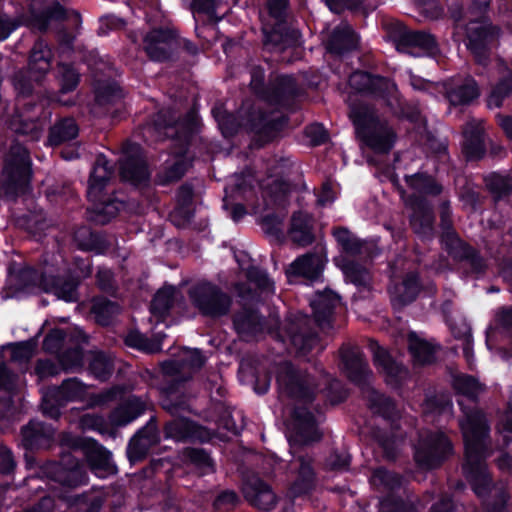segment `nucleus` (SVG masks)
I'll list each match as a JSON object with an SVG mask.
<instances>
[{"label":"nucleus","instance_id":"obj_46","mask_svg":"<svg viewBox=\"0 0 512 512\" xmlns=\"http://www.w3.org/2000/svg\"><path fill=\"white\" fill-rule=\"evenodd\" d=\"M335 262L350 282L360 288H370L371 275L365 267L343 256H338Z\"/></svg>","mask_w":512,"mask_h":512},{"label":"nucleus","instance_id":"obj_29","mask_svg":"<svg viewBox=\"0 0 512 512\" xmlns=\"http://www.w3.org/2000/svg\"><path fill=\"white\" fill-rule=\"evenodd\" d=\"M21 444L27 451L47 449L54 439V429L43 422L31 418L29 423L21 428Z\"/></svg>","mask_w":512,"mask_h":512},{"label":"nucleus","instance_id":"obj_7","mask_svg":"<svg viewBox=\"0 0 512 512\" xmlns=\"http://www.w3.org/2000/svg\"><path fill=\"white\" fill-rule=\"evenodd\" d=\"M68 447L82 457V463L96 477L105 479L117 474L112 452L91 437L75 436L68 440Z\"/></svg>","mask_w":512,"mask_h":512},{"label":"nucleus","instance_id":"obj_42","mask_svg":"<svg viewBox=\"0 0 512 512\" xmlns=\"http://www.w3.org/2000/svg\"><path fill=\"white\" fill-rule=\"evenodd\" d=\"M194 189L191 184H182L177 192V206L170 214L172 221L180 226L189 222L193 216L192 202Z\"/></svg>","mask_w":512,"mask_h":512},{"label":"nucleus","instance_id":"obj_63","mask_svg":"<svg viewBox=\"0 0 512 512\" xmlns=\"http://www.w3.org/2000/svg\"><path fill=\"white\" fill-rule=\"evenodd\" d=\"M90 372L99 380L106 381L114 371L111 358L102 352L94 353L89 363Z\"/></svg>","mask_w":512,"mask_h":512},{"label":"nucleus","instance_id":"obj_56","mask_svg":"<svg viewBox=\"0 0 512 512\" xmlns=\"http://www.w3.org/2000/svg\"><path fill=\"white\" fill-rule=\"evenodd\" d=\"M485 185L494 199L500 200L512 194V176L502 175L499 173H491L486 176Z\"/></svg>","mask_w":512,"mask_h":512},{"label":"nucleus","instance_id":"obj_17","mask_svg":"<svg viewBox=\"0 0 512 512\" xmlns=\"http://www.w3.org/2000/svg\"><path fill=\"white\" fill-rule=\"evenodd\" d=\"M162 432L164 440L184 444L209 443L215 436L214 432L191 418H170L164 423Z\"/></svg>","mask_w":512,"mask_h":512},{"label":"nucleus","instance_id":"obj_15","mask_svg":"<svg viewBox=\"0 0 512 512\" xmlns=\"http://www.w3.org/2000/svg\"><path fill=\"white\" fill-rule=\"evenodd\" d=\"M340 370L347 379L360 389L369 384L373 378V372L361 348L353 343H343L339 350Z\"/></svg>","mask_w":512,"mask_h":512},{"label":"nucleus","instance_id":"obj_34","mask_svg":"<svg viewBox=\"0 0 512 512\" xmlns=\"http://www.w3.org/2000/svg\"><path fill=\"white\" fill-rule=\"evenodd\" d=\"M325 46L330 54L342 56L357 49L358 37L349 24L341 23L331 32Z\"/></svg>","mask_w":512,"mask_h":512},{"label":"nucleus","instance_id":"obj_44","mask_svg":"<svg viewBox=\"0 0 512 512\" xmlns=\"http://www.w3.org/2000/svg\"><path fill=\"white\" fill-rule=\"evenodd\" d=\"M71 512H103L105 497L94 492H83L66 497Z\"/></svg>","mask_w":512,"mask_h":512},{"label":"nucleus","instance_id":"obj_36","mask_svg":"<svg viewBox=\"0 0 512 512\" xmlns=\"http://www.w3.org/2000/svg\"><path fill=\"white\" fill-rule=\"evenodd\" d=\"M446 250L453 258L465 261L473 273L481 274L487 268L486 261L479 252L464 243L459 237L451 236Z\"/></svg>","mask_w":512,"mask_h":512},{"label":"nucleus","instance_id":"obj_6","mask_svg":"<svg viewBox=\"0 0 512 512\" xmlns=\"http://www.w3.org/2000/svg\"><path fill=\"white\" fill-rule=\"evenodd\" d=\"M268 16L273 20L272 27H263V46L274 53H282L287 49L300 45V32L287 24L289 0H267Z\"/></svg>","mask_w":512,"mask_h":512},{"label":"nucleus","instance_id":"obj_57","mask_svg":"<svg viewBox=\"0 0 512 512\" xmlns=\"http://www.w3.org/2000/svg\"><path fill=\"white\" fill-rule=\"evenodd\" d=\"M82 424L91 423V425L102 435L114 438L118 427H124L137 418H109L111 422H106V418H78Z\"/></svg>","mask_w":512,"mask_h":512},{"label":"nucleus","instance_id":"obj_25","mask_svg":"<svg viewBox=\"0 0 512 512\" xmlns=\"http://www.w3.org/2000/svg\"><path fill=\"white\" fill-rule=\"evenodd\" d=\"M290 445H309L322 439L318 418H282Z\"/></svg>","mask_w":512,"mask_h":512},{"label":"nucleus","instance_id":"obj_1","mask_svg":"<svg viewBox=\"0 0 512 512\" xmlns=\"http://www.w3.org/2000/svg\"><path fill=\"white\" fill-rule=\"evenodd\" d=\"M487 418H459L464 441L462 472L479 498L488 497L493 488L492 475L485 462L489 453L490 425Z\"/></svg>","mask_w":512,"mask_h":512},{"label":"nucleus","instance_id":"obj_4","mask_svg":"<svg viewBox=\"0 0 512 512\" xmlns=\"http://www.w3.org/2000/svg\"><path fill=\"white\" fill-rule=\"evenodd\" d=\"M277 382L281 393L296 401L291 416L326 413L327 403L323 406L313 403L316 384L309 374L298 371L290 362H282L277 368Z\"/></svg>","mask_w":512,"mask_h":512},{"label":"nucleus","instance_id":"obj_55","mask_svg":"<svg viewBox=\"0 0 512 512\" xmlns=\"http://www.w3.org/2000/svg\"><path fill=\"white\" fill-rule=\"evenodd\" d=\"M119 416H140L141 414H152L155 412L154 404L147 396L131 395L119 406Z\"/></svg>","mask_w":512,"mask_h":512},{"label":"nucleus","instance_id":"obj_8","mask_svg":"<svg viewBox=\"0 0 512 512\" xmlns=\"http://www.w3.org/2000/svg\"><path fill=\"white\" fill-rule=\"evenodd\" d=\"M383 28L400 52L414 54V50L417 49L422 54L431 56L439 53L437 40L429 32L408 29L404 23L396 19L385 20Z\"/></svg>","mask_w":512,"mask_h":512},{"label":"nucleus","instance_id":"obj_9","mask_svg":"<svg viewBox=\"0 0 512 512\" xmlns=\"http://www.w3.org/2000/svg\"><path fill=\"white\" fill-rule=\"evenodd\" d=\"M188 296L193 307L211 319L228 315L233 304L231 295L212 282L203 281L191 286Z\"/></svg>","mask_w":512,"mask_h":512},{"label":"nucleus","instance_id":"obj_61","mask_svg":"<svg viewBox=\"0 0 512 512\" xmlns=\"http://www.w3.org/2000/svg\"><path fill=\"white\" fill-rule=\"evenodd\" d=\"M378 512H419V510L412 501L390 493L379 501Z\"/></svg>","mask_w":512,"mask_h":512},{"label":"nucleus","instance_id":"obj_54","mask_svg":"<svg viewBox=\"0 0 512 512\" xmlns=\"http://www.w3.org/2000/svg\"><path fill=\"white\" fill-rule=\"evenodd\" d=\"M91 313L94 315L97 323L105 326L120 313V306L117 302L105 297H95L92 300Z\"/></svg>","mask_w":512,"mask_h":512},{"label":"nucleus","instance_id":"obj_40","mask_svg":"<svg viewBox=\"0 0 512 512\" xmlns=\"http://www.w3.org/2000/svg\"><path fill=\"white\" fill-rule=\"evenodd\" d=\"M178 125V118L172 110H161L155 115L153 122L145 127V131L157 140H164L178 137Z\"/></svg>","mask_w":512,"mask_h":512},{"label":"nucleus","instance_id":"obj_30","mask_svg":"<svg viewBox=\"0 0 512 512\" xmlns=\"http://www.w3.org/2000/svg\"><path fill=\"white\" fill-rule=\"evenodd\" d=\"M452 386L458 394L467 398L468 405L460 402L464 416H481L476 408V400L485 387L475 377L467 374H457L453 376Z\"/></svg>","mask_w":512,"mask_h":512},{"label":"nucleus","instance_id":"obj_16","mask_svg":"<svg viewBox=\"0 0 512 512\" xmlns=\"http://www.w3.org/2000/svg\"><path fill=\"white\" fill-rule=\"evenodd\" d=\"M163 437L158 418H149L144 426L139 428L129 439L126 446V456L131 465L143 462L150 451L160 445Z\"/></svg>","mask_w":512,"mask_h":512},{"label":"nucleus","instance_id":"obj_60","mask_svg":"<svg viewBox=\"0 0 512 512\" xmlns=\"http://www.w3.org/2000/svg\"><path fill=\"white\" fill-rule=\"evenodd\" d=\"M11 129L21 135L37 139L41 133V125L37 119L25 117L21 113L15 114L10 121Z\"/></svg>","mask_w":512,"mask_h":512},{"label":"nucleus","instance_id":"obj_3","mask_svg":"<svg viewBox=\"0 0 512 512\" xmlns=\"http://www.w3.org/2000/svg\"><path fill=\"white\" fill-rule=\"evenodd\" d=\"M212 114L225 137L234 136L243 127L253 134V141L258 147L275 140L288 121L285 116L266 112L260 106H253L247 111L242 122L234 114L227 112L222 104L216 105Z\"/></svg>","mask_w":512,"mask_h":512},{"label":"nucleus","instance_id":"obj_12","mask_svg":"<svg viewBox=\"0 0 512 512\" xmlns=\"http://www.w3.org/2000/svg\"><path fill=\"white\" fill-rule=\"evenodd\" d=\"M413 459L420 468L433 470L439 468L453 453V445L443 432L432 433L416 448L412 445Z\"/></svg>","mask_w":512,"mask_h":512},{"label":"nucleus","instance_id":"obj_38","mask_svg":"<svg viewBox=\"0 0 512 512\" xmlns=\"http://www.w3.org/2000/svg\"><path fill=\"white\" fill-rule=\"evenodd\" d=\"M53 60V53L48 44L39 39L33 45L28 62L29 73L34 77L35 81L42 80L50 71Z\"/></svg>","mask_w":512,"mask_h":512},{"label":"nucleus","instance_id":"obj_52","mask_svg":"<svg viewBox=\"0 0 512 512\" xmlns=\"http://www.w3.org/2000/svg\"><path fill=\"white\" fill-rule=\"evenodd\" d=\"M183 457L202 474L214 473L216 470L213 458L204 448L186 447L183 449Z\"/></svg>","mask_w":512,"mask_h":512},{"label":"nucleus","instance_id":"obj_59","mask_svg":"<svg viewBox=\"0 0 512 512\" xmlns=\"http://www.w3.org/2000/svg\"><path fill=\"white\" fill-rule=\"evenodd\" d=\"M74 241L80 249L87 251L100 252L105 247L103 239L86 226L75 230Z\"/></svg>","mask_w":512,"mask_h":512},{"label":"nucleus","instance_id":"obj_10","mask_svg":"<svg viewBox=\"0 0 512 512\" xmlns=\"http://www.w3.org/2000/svg\"><path fill=\"white\" fill-rule=\"evenodd\" d=\"M43 473L49 480L67 488H76L87 480L84 464L73 450L61 452L58 460L47 461Z\"/></svg>","mask_w":512,"mask_h":512},{"label":"nucleus","instance_id":"obj_41","mask_svg":"<svg viewBox=\"0 0 512 512\" xmlns=\"http://www.w3.org/2000/svg\"><path fill=\"white\" fill-rule=\"evenodd\" d=\"M332 235L341 249L342 254L340 256L346 258L357 257L367 250V243L346 227H335L332 230Z\"/></svg>","mask_w":512,"mask_h":512},{"label":"nucleus","instance_id":"obj_43","mask_svg":"<svg viewBox=\"0 0 512 512\" xmlns=\"http://www.w3.org/2000/svg\"><path fill=\"white\" fill-rule=\"evenodd\" d=\"M367 406L373 414L391 416L397 412L395 402L388 396L377 391L371 382L361 389Z\"/></svg>","mask_w":512,"mask_h":512},{"label":"nucleus","instance_id":"obj_11","mask_svg":"<svg viewBox=\"0 0 512 512\" xmlns=\"http://www.w3.org/2000/svg\"><path fill=\"white\" fill-rule=\"evenodd\" d=\"M500 32V28L487 17L471 16L466 25L467 47L474 54L479 64H486L489 45L499 38Z\"/></svg>","mask_w":512,"mask_h":512},{"label":"nucleus","instance_id":"obj_32","mask_svg":"<svg viewBox=\"0 0 512 512\" xmlns=\"http://www.w3.org/2000/svg\"><path fill=\"white\" fill-rule=\"evenodd\" d=\"M325 263L326 258L322 252H309L293 261L286 273L288 276H301L315 280L322 274Z\"/></svg>","mask_w":512,"mask_h":512},{"label":"nucleus","instance_id":"obj_33","mask_svg":"<svg viewBox=\"0 0 512 512\" xmlns=\"http://www.w3.org/2000/svg\"><path fill=\"white\" fill-rule=\"evenodd\" d=\"M287 234L293 244L297 246L311 245L315 241L313 217L302 211L294 212Z\"/></svg>","mask_w":512,"mask_h":512},{"label":"nucleus","instance_id":"obj_62","mask_svg":"<svg viewBox=\"0 0 512 512\" xmlns=\"http://www.w3.org/2000/svg\"><path fill=\"white\" fill-rule=\"evenodd\" d=\"M422 406L425 414L449 415L453 413L451 398L444 393L427 397Z\"/></svg>","mask_w":512,"mask_h":512},{"label":"nucleus","instance_id":"obj_45","mask_svg":"<svg viewBox=\"0 0 512 512\" xmlns=\"http://www.w3.org/2000/svg\"><path fill=\"white\" fill-rule=\"evenodd\" d=\"M88 336L81 330L75 332V340L64 348L57 356L63 370H72L81 367L83 364V351L81 343H87Z\"/></svg>","mask_w":512,"mask_h":512},{"label":"nucleus","instance_id":"obj_47","mask_svg":"<svg viewBox=\"0 0 512 512\" xmlns=\"http://www.w3.org/2000/svg\"><path fill=\"white\" fill-rule=\"evenodd\" d=\"M446 94L452 105H468L479 97L480 89L472 77H467L449 88Z\"/></svg>","mask_w":512,"mask_h":512},{"label":"nucleus","instance_id":"obj_24","mask_svg":"<svg viewBox=\"0 0 512 512\" xmlns=\"http://www.w3.org/2000/svg\"><path fill=\"white\" fill-rule=\"evenodd\" d=\"M369 348L372 352L374 366L384 375L388 384L398 385L408 378L407 368L395 359L388 350L380 346L376 340H369Z\"/></svg>","mask_w":512,"mask_h":512},{"label":"nucleus","instance_id":"obj_13","mask_svg":"<svg viewBox=\"0 0 512 512\" xmlns=\"http://www.w3.org/2000/svg\"><path fill=\"white\" fill-rule=\"evenodd\" d=\"M349 85L359 93L383 99L391 109L399 103L397 86L388 78L356 71L350 75Z\"/></svg>","mask_w":512,"mask_h":512},{"label":"nucleus","instance_id":"obj_39","mask_svg":"<svg viewBox=\"0 0 512 512\" xmlns=\"http://www.w3.org/2000/svg\"><path fill=\"white\" fill-rule=\"evenodd\" d=\"M339 303V297L332 291H325L319 293L316 299L312 302L314 313V324H317L321 329L332 327L334 309Z\"/></svg>","mask_w":512,"mask_h":512},{"label":"nucleus","instance_id":"obj_58","mask_svg":"<svg viewBox=\"0 0 512 512\" xmlns=\"http://www.w3.org/2000/svg\"><path fill=\"white\" fill-rule=\"evenodd\" d=\"M75 340V334H67L62 329L51 330L44 338L43 349L57 356L64 350V348Z\"/></svg>","mask_w":512,"mask_h":512},{"label":"nucleus","instance_id":"obj_22","mask_svg":"<svg viewBox=\"0 0 512 512\" xmlns=\"http://www.w3.org/2000/svg\"><path fill=\"white\" fill-rule=\"evenodd\" d=\"M241 492L250 506L264 512L274 510L279 500L272 486L258 475L244 478Z\"/></svg>","mask_w":512,"mask_h":512},{"label":"nucleus","instance_id":"obj_26","mask_svg":"<svg viewBox=\"0 0 512 512\" xmlns=\"http://www.w3.org/2000/svg\"><path fill=\"white\" fill-rule=\"evenodd\" d=\"M31 18L33 26L41 32H45L53 21L67 20L70 22L71 28L75 31H77L81 25L80 14L72 12L69 15L66 9L59 2H53L42 11H37L32 8Z\"/></svg>","mask_w":512,"mask_h":512},{"label":"nucleus","instance_id":"obj_27","mask_svg":"<svg viewBox=\"0 0 512 512\" xmlns=\"http://www.w3.org/2000/svg\"><path fill=\"white\" fill-rule=\"evenodd\" d=\"M421 290V283L417 272H408L400 281L392 280L388 293L394 308L401 309L412 303Z\"/></svg>","mask_w":512,"mask_h":512},{"label":"nucleus","instance_id":"obj_50","mask_svg":"<svg viewBox=\"0 0 512 512\" xmlns=\"http://www.w3.org/2000/svg\"><path fill=\"white\" fill-rule=\"evenodd\" d=\"M79 127L72 117H64L58 120L49 130V142L51 145H60L77 137Z\"/></svg>","mask_w":512,"mask_h":512},{"label":"nucleus","instance_id":"obj_48","mask_svg":"<svg viewBox=\"0 0 512 512\" xmlns=\"http://www.w3.org/2000/svg\"><path fill=\"white\" fill-rule=\"evenodd\" d=\"M164 335L155 334L149 338L139 331H130L125 337V344L128 347L135 348L147 354L159 353L162 350V341Z\"/></svg>","mask_w":512,"mask_h":512},{"label":"nucleus","instance_id":"obj_14","mask_svg":"<svg viewBox=\"0 0 512 512\" xmlns=\"http://www.w3.org/2000/svg\"><path fill=\"white\" fill-rule=\"evenodd\" d=\"M112 173L113 169L109 166L108 160L103 155H99L95 160L87 189V197L95 204V211L99 214H108L110 217L117 214V207L103 191Z\"/></svg>","mask_w":512,"mask_h":512},{"label":"nucleus","instance_id":"obj_31","mask_svg":"<svg viewBox=\"0 0 512 512\" xmlns=\"http://www.w3.org/2000/svg\"><path fill=\"white\" fill-rule=\"evenodd\" d=\"M234 327L240 338L250 341L262 334L266 328L264 319L259 313L250 308L243 307L233 316Z\"/></svg>","mask_w":512,"mask_h":512},{"label":"nucleus","instance_id":"obj_28","mask_svg":"<svg viewBox=\"0 0 512 512\" xmlns=\"http://www.w3.org/2000/svg\"><path fill=\"white\" fill-rule=\"evenodd\" d=\"M299 466L296 477L288 488V497L300 498L312 494L316 487V472L313 467V459L307 455L297 458Z\"/></svg>","mask_w":512,"mask_h":512},{"label":"nucleus","instance_id":"obj_51","mask_svg":"<svg viewBox=\"0 0 512 512\" xmlns=\"http://www.w3.org/2000/svg\"><path fill=\"white\" fill-rule=\"evenodd\" d=\"M407 185L419 193V196H438L443 192V186L427 173H416L405 177Z\"/></svg>","mask_w":512,"mask_h":512},{"label":"nucleus","instance_id":"obj_23","mask_svg":"<svg viewBox=\"0 0 512 512\" xmlns=\"http://www.w3.org/2000/svg\"><path fill=\"white\" fill-rule=\"evenodd\" d=\"M124 158L120 160V175L134 186L147 183L149 172L138 144L127 142L123 145Z\"/></svg>","mask_w":512,"mask_h":512},{"label":"nucleus","instance_id":"obj_35","mask_svg":"<svg viewBox=\"0 0 512 512\" xmlns=\"http://www.w3.org/2000/svg\"><path fill=\"white\" fill-rule=\"evenodd\" d=\"M463 151L469 160H478L485 153L484 127L480 119H471L463 127Z\"/></svg>","mask_w":512,"mask_h":512},{"label":"nucleus","instance_id":"obj_64","mask_svg":"<svg viewBox=\"0 0 512 512\" xmlns=\"http://www.w3.org/2000/svg\"><path fill=\"white\" fill-rule=\"evenodd\" d=\"M512 94V72H508L507 75L502 77L499 82L492 89L489 98L488 105L490 107H500L503 100Z\"/></svg>","mask_w":512,"mask_h":512},{"label":"nucleus","instance_id":"obj_37","mask_svg":"<svg viewBox=\"0 0 512 512\" xmlns=\"http://www.w3.org/2000/svg\"><path fill=\"white\" fill-rule=\"evenodd\" d=\"M43 291L53 293L57 298L68 302L78 300L79 279L70 274L63 276L48 275L43 279Z\"/></svg>","mask_w":512,"mask_h":512},{"label":"nucleus","instance_id":"obj_49","mask_svg":"<svg viewBox=\"0 0 512 512\" xmlns=\"http://www.w3.org/2000/svg\"><path fill=\"white\" fill-rule=\"evenodd\" d=\"M229 0H192L193 12L207 15L210 21L217 23L230 11Z\"/></svg>","mask_w":512,"mask_h":512},{"label":"nucleus","instance_id":"obj_21","mask_svg":"<svg viewBox=\"0 0 512 512\" xmlns=\"http://www.w3.org/2000/svg\"><path fill=\"white\" fill-rule=\"evenodd\" d=\"M406 204L411 209L409 224L412 231L421 239H432L435 217L431 203L425 197L413 194L408 197Z\"/></svg>","mask_w":512,"mask_h":512},{"label":"nucleus","instance_id":"obj_20","mask_svg":"<svg viewBox=\"0 0 512 512\" xmlns=\"http://www.w3.org/2000/svg\"><path fill=\"white\" fill-rule=\"evenodd\" d=\"M303 94V89L290 75H274L268 82V91L264 93V102L279 108L291 107Z\"/></svg>","mask_w":512,"mask_h":512},{"label":"nucleus","instance_id":"obj_19","mask_svg":"<svg viewBox=\"0 0 512 512\" xmlns=\"http://www.w3.org/2000/svg\"><path fill=\"white\" fill-rule=\"evenodd\" d=\"M179 46L176 30L168 27L153 28L143 38V48L153 61L164 62L171 59Z\"/></svg>","mask_w":512,"mask_h":512},{"label":"nucleus","instance_id":"obj_2","mask_svg":"<svg viewBox=\"0 0 512 512\" xmlns=\"http://www.w3.org/2000/svg\"><path fill=\"white\" fill-rule=\"evenodd\" d=\"M205 362L206 358L200 350L184 348L175 358L160 364L162 380L159 391L161 405L167 413L172 416H185L193 412L182 390Z\"/></svg>","mask_w":512,"mask_h":512},{"label":"nucleus","instance_id":"obj_5","mask_svg":"<svg viewBox=\"0 0 512 512\" xmlns=\"http://www.w3.org/2000/svg\"><path fill=\"white\" fill-rule=\"evenodd\" d=\"M350 116L362 141L376 153H388L396 140V133L373 107L357 104Z\"/></svg>","mask_w":512,"mask_h":512},{"label":"nucleus","instance_id":"obj_18","mask_svg":"<svg viewBox=\"0 0 512 512\" xmlns=\"http://www.w3.org/2000/svg\"><path fill=\"white\" fill-rule=\"evenodd\" d=\"M285 332L296 352L306 355L319 346L320 339L313 319L307 315H295L287 319Z\"/></svg>","mask_w":512,"mask_h":512},{"label":"nucleus","instance_id":"obj_53","mask_svg":"<svg viewBox=\"0 0 512 512\" xmlns=\"http://www.w3.org/2000/svg\"><path fill=\"white\" fill-rule=\"evenodd\" d=\"M408 348L416 363L420 365L431 364L435 361V346L411 333L408 338Z\"/></svg>","mask_w":512,"mask_h":512}]
</instances>
